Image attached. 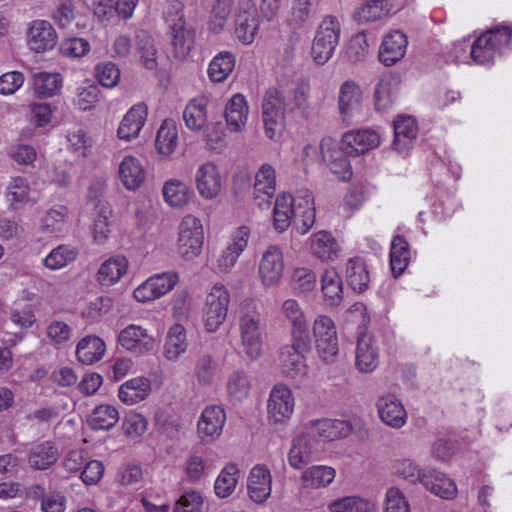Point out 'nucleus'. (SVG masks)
Wrapping results in <instances>:
<instances>
[{
	"label": "nucleus",
	"instance_id": "obj_1",
	"mask_svg": "<svg viewBox=\"0 0 512 512\" xmlns=\"http://www.w3.org/2000/svg\"><path fill=\"white\" fill-rule=\"evenodd\" d=\"M310 85L298 82L293 90V97H287L285 91L269 88L262 103V118L266 136L271 140L280 137L285 122V113L298 109L305 114L309 109Z\"/></svg>",
	"mask_w": 512,
	"mask_h": 512
},
{
	"label": "nucleus",
	"instance_id": "obj_2",
	"mask_svg": "<svg viewBox=\"0 0 512 512\" xmlns=\"http://www.w3.org/2000/svg\"><path fill=\"white\" fill-rule=\"evenodd\" d=\"M265 331V317L259 305L253 300H245L239 312V332L244 353L255 360L262 354Z\"/></svg>",
	"mask_w": 512,
	"mask_h": 512
},
{
	"label": "nucleus",
	"instance_id": "obj_3",
	"mask_svg": "<svg viewBox=\"0 0 512 512\" xmlns=\"http://www.w3.org/2000/svg\"><path fill=\"white\" fill-rule=\"evenodd\" d=\"M340 35L341 25L337 17L325 16L316 30L311 48V55L317 64L323 65L333 57Z\"/></svg>",
	"mask_w": 512,
	"mask_h": 512
},
{
	"label": "nucleus",
	"instance_id": "obj_4",
	"mask_svg": "<svg viewBox=\"0 0 512 512\" xmlns=\"http://www.w3.org/2000/svg\"><path fill=\"white\" fill-rule=\"evenodd\" d=\"M309 350V338H292L291 345L282 347L280 351L282 372L291 379L301 381L307 374L304 354Z\"/></svg>",
	"mask_w": 512,
	"mask_h": 512
},
{
	"label": "nucleus",
	"instance_id": "obj_5",
	"mask_svg": "<svg viewBox=\"0 0 512 512\" xmlns=\"http://www.w3.org/2000/svg\"><path fill=\"white\" fill-rule=\"evenodd\" d=\"M313 337L318 356L325 363H333L339 352L338 336L334 322L320 315L313 323Z\"/></svg>",
	"mask_w": 512,
	"mask_h": 512
},
{
	"label": "nucleus",
	"instance_id": "obj_6",
	"mask_svg": "<svg viewBox=\"0 0 512 512\" xmlns=\"http://www.w3.org/2000/svg\"><path fill=\"white\" fill-rule=\"evenodd\" d=\"M230 294L223 284L216 283L206 296L203 311L204 325L208 332H215L227 317Z\"/></svg>",
	"mask_w": 512,
	"mask_h": 512
},
{
	"label": "nucleus",
	"instance_id": "obj_7",
	"mask_svg": "<svg viewBox=\"0 0 512 512\" xmlns=\"http://www.w3.org/2000/svg\"><path fill=\"white\" fill-rule=\"evenodd\" d=\"M505 47L497 26L483 32L470 46L469 58L476 64H493L496 56L502 55Z\"/></svg>",
	"mask_w": 512,
	"mask_h": 512
},
{
	"label": "nucleus",
	"instance_id": "obj_8",
	"mask_svg": "<svg viewBox=\"0 0 512 512\" xmlns=\"http://www.w3.org/2000/svg\"><path fill=\"white\" fill-rule=\"evenodd\" d=\"M250 238L249 226H238L230 236L229 241L216 259L214 270L217 273L227 274L235 266L239 256L246 249Z\"/></svg>",
	"mask_w": 512,
	"mask_h": 512
},
{
	"label": "nucleus",
	"instance_id": "obj_9",
	"mask_svg": "<svg viewBox=\"0 0 512 512\" xmlns=\"http://www.w3.org/2000/svg\"><path fill=\"white\" fill-rule=\"evenodd\" d=\"M338 108L342 121L350 125L362 113V90L354 81H345L339 89Z\"/></svg>",
	"mask_w": 512,
	"mask_h": 512
},
{
	"label": "nucleus",
	"instance_id": "obj_10",
	"mask_svg": "<svg viewBox=\"0 0 512 512\" xmlns=\"http://www.w3.org/2000/svg\"><path fill=\"white\" fill-rule=\"evenodd\" d=\"M118 343L125 350L140 356L154 349L155 339L147 329L140 325L130 324L120 331Z\"/></svg>",
	"mask_w": 512,
	"mask_h": 512
},
{
	"label": "nucleus",
	"instance_id": "obj_11",
	"mask_svg": "<svg viewBox=\"0 0 512 512\" xmlns=\"http://www.w3.org/2000/svg\"><path fill=\"white\" fill-rule=\"evenodd\" d=\"M260 21L255 10L253 0H247L239 4L236 15L235 33L243 44H251L259 32Z\"/></svg>",
	"mask_w": 512,
	"mask_h": 512
},
{
	"label": "nucleus",
	"instance_id": "obj_12",
	"mask_svg": "<svg viewBox=\"0 0 512 512\" xmlns=\"http://www.w3.org/2000/svg\"><path fill=\"white\" fill-rule=\"evenodd\" d=\"M294 397L291 390L277 384L270 392L268 401V417L274 423H284L290 419L294 411Z\"/></svg>",
	"mask_w": 512,
	"mask_h": 512
},
{
	"label": "nucleus",
	"instance_id": "obj_13",
	"mask_svg": "<svg viewBox=\"0 0 512 512\" xmlns=\"http://www.w3.org/2000/svg\"><path fill=\"white\" fill-rule=\"evenodd\" d=\"M26 41L35 52H46L57 43V33L49 21L36 19L28 24Z\"/></svg>",
	"mask_w": 512,
	"mask_h": 512
},
{
	"label": "nucleus",
	"instance_id": "obj_14",
	"mask_svg": "<svg viewBox=\"0 0 512 512\" xmlns=\"http://www.w3.org/2000/svg\"><path fill=\"white\" fill-rule=\"evenodd\" d=\"M284 261L282 251L276 245H270L263 253L259 263V276L264 286L272 287L282 278Z\"/></svg>",
	"mask_w": 512,
	"mask_h": 512
},
{
	"label": "nucleus",
	"instance_id": "obj_15",
	"mask_svg": "<svg viewBox=\"0 0 512 512\" xmlns=\"http://www.w3.org/2000/svg\"><path fill=\"white\" fill-rule=\"evenodd\" d=\"M376 407L379 418L385 425L400 429L407 423V412L402 402L395 395L380 396L376 401Z\"/></svg>",
	"mask_w": 512,
	"mask_h": 512
},
{
	"label": "nucleus",
	"instance_id": "obj_16",
	"mask_svg": "<svg viewBox=\"0 0 512 512\" xmlns=\"http://www.w3.org/2000/svg\"><path fill=\"white\" fill-rule=\"evenodd\" d=\"M380 143L378 133L371 129H356L346 132L341 146L349 156H358L376 148Z\"/></svg>",
	"mask_w": 512,
	"mask_h": 512
},
{
	"label": "nucleus",
	"instance_id": "obj_17",
	"mask_svg": "<svg viewBox=\"0 0 512 512\" xmlns=\"http://www.w3.org/2000/svg\"><path fill=\"white\" fill-rule=\"evenodd\" d=\"M408 38L400 30L387 33L379 48V61L385 66H392L400 61L406 54Z\"/></svg>",
	"mask_w": 512,
	"mask_h": 512
},
{
	"label": "nucleus",
	"instance_id": "obj_18",
	"mask_svg": "<svg viewBox=\"0 0 512 512\" xmlns=\"http://www.w3.org/2000/svg\"><path fill=\"white\" fill-rule=\"evenodd\" d=\"M276 192V172L270 164H263L255 174L254 200L259 207H269Z\"/></svg>",
	"mask_w": 512,
	"mask_h": 512
},
{
	"label": "nucleus",
	"instance_id": "obj_19",
	"mask_svg": "<svg viewBox=\"0 0 512 512\" xmlns=\"http://www.w3.org/2000/svg\"><path fill=\"white\" fill-rule=\"evenodd\" d=\"M196 188L204 199H214L222 188V178L216 164L206 162L202 164L195 174Z\"/></svg>",
	"mask_w": 512,
	"mask_h": 512
},
{
	"label": "nucleus",
	"instance_id": "obj_20",
	"mask_svg": "<svg viewBox=\"0 0 512 512\" xmlns=\"http://www.w3.org/2000/svg\"><path fill=\"white\" fill-rule=\"evenodd\" d=\"M272 476L265 465H255L248 476L247 490L249 497L255 503H264L272 491Z\"/></svg>",
	"mask_w": 512,
	"mask_h": 512
},
{
	"label": "nucleus",
	"instance_id": "obj_21",
	"mask_svg": "<svg viewBox=\"0 0 512 512\" xmlns=\"http://www.w3.org/2000/svg\"><path fill=\"white\" fill-rule=\"evenodd\" d=\"M310 252L322 262H333L338 259L341 246L331 232L318 231L309 238Z\"/></svg>",
	"mask_w": 512,
	"mask_h": 512
},
{
	"label": "nucleus",
	"instance_id": "obj_22",
	"mask_svg": "<svg viewBox=\"0 0 512 512\" xmlns=\"http://www.w3.org/2000/svg\"><path fill=\"white\" fill-rule=\"evenodd\" d=\"M355 365L362 373H371L378 367L379 347L372 336L362 334L358 337Z\"/></svg>",
	"mask_w": 512,
	"mask_h": 512
},
{
	"label": "nucleus",
	"instance_id": "obj_23",
	"mask_svg": "<svg viewBox=\"0 0 512 512\" xmlns=\"http://www.w3.org/2000/svg\"><path fill=\"white\" fill-rule=\"evenodd\" d=\"M226 421L224 409L219 405H209L204 408L198 420L197 428L201 438L211 440L218 438Z\"/></svg>",
	"mask_w": 512,
	"mask_h": 512
},
{
	"label": "nucleus",
	"instance_id": "obj_24",
	"mask_svg": "<svg viewBox=\"0 0 512 512\" xmlns=\"http://www.w3.org/2000/svg\"><path fill=\"white\" fill-rule=\"evenodd\" d=\"M148 116L146 104L138 103L133 105L124 115L117 130L121 140L130 141L137 138L142 130Z\"/></svg>",
	"mask_w": 512,
	"mask_h": 512
},
{
	"label": "nucleus",
	"instance_id": "obj_25",
	"mask_svg": "<svg viewBox=\"0 0 512 512\" xmlns=\"http://www.w3.org/2000/svg\"><path fill=\"white\" fill-rule=\"evenodd\" d=\"M203 243V226H185L179 232L177 251L183 259L193 260L200 255Z\"/></svg>",
	"mask_w": 512,
	"mask_h": 512
},
{
	"label": "nucleus",
	"instance_id": "obj_26",
	"mask_svg": "<svg viewBox=\"0 0 512 512\" xmlns=\"http://www.w3.org/2000/svg\"><path fill=\"white\" fill-rule=\"evenodd\" d=\"M421 484L442 499L451 500L457 495L454 481L436 469H423Z\"/></svg>",
	"mask_w": 512,
	"mask_h": 512
},
{
	"label": "nucleus",
	"instance_id": "obj_27",
	"mask_svg": "<svg viewBox=\"0 0 512 512\" xmlns=\"http://www.w3.org/2000/svg\"><path fill=\"white\" fill-rule=\"evenodd\" d=\"M311 424L312 438L317 436L322 441H334L345 438L352 432V425L345 420L322 419L313 420Z\"/></svg>",
	"mask_w": 512,
	"mask_h": 512
},
{
	"label": "nucleus",
	"instance_id": "obj_28",
	"mask_svg": "<svg viewBox=\"0 0 512 512\" xmlns=\"http://www.w3.org/2000/svg\"><path fill=\"white\" fill-rule=\"evenodd\" d=\"M345 278L348 286L357 293L369 288L370 274L366 261L359 256L349 258L345 263Z\"/></svg>",
	"mask_w": 512,
	"mask_h": 512
},
{
	"label": "nucleus",
	"instance_id": "obj_29",
	"mask_svg": "<svg viewBox=\"0 0 512 512\" xmlns=\"http://www.w3.org/2000/svg\"><path fill=\"white\" fill-rule=\"evenodd\" d=\"M172 46L176 58H185L195 44V30L186 26L185 19L178 18V22L170 25Z\"/></svg>",
	"mask_w": 512,
	"mask_h": 512
},
{
	"label": "nucleus",
	"instance_id": "obj_30",
	"mask_svg": "<svg viewBox=\"0 0 512 512\" xmlns=\"http://www.w3.org/2000/svg\"><path fill=\"white\" fill-rule=\"evenodd\" d=\"M394 141L393 147L402 153L416 140L418 127L415 118L411 116H399L393 123Z\"/></svg>",
	"mask_w": 512,
	"mask_h": 512
},
{
	"label": "nucleus",
	"instance_id": "obj_31",
	"mask_svg": "<svg viewBox=\"0 0 512 512\" xmlns=\"http://www.w3.org/2000/svg\"><path fill=\"white\" fill-rule=\"evenodd\" d=\"M249 107L242 94H235L227 102L225 119L227 127L232 132H239L247 123Z\"/></svg>",
	"mask_w": 512,
	"mask_h": 512
},
{
	"label": "nucleus",
	"instance_id": "obj_32",
	"mask_svg": "<svg viewBox=\"0 0 512 512\" xmlns=\"http://www.w3.org/2000/svg\"><path fill=\"white\" fill-rule=\"evenodd\" d=\"M119 176L128 190H136L143 184L146 173L140 160L134 156H126L119 165Z\"/></svg>",
	"mask_w": 512,
	"mask_h": 512
},
{
	"label": "nucleus",
	"instance_id": "obj_33",
	"mask_svg": "<svg viewBox=\"0 0 512 512\" xmlns=\"http://www.w3.org/2000/svg\"><path fill=\"white\" fill-rule=\"evenodd\" d=\"M314 440L310 434H303L292 440L288 454L289 464L295 469H302L312 460Z\"/></svg>",
	"mask_w": 512,
	"mask_h": 512
},
{
	"label": "nucleus",
	"instance_id": "obj_34",
	"mask_svg": "<svg viewBox=\"0 0 512 512\" xmlns=\"http://www.w3.org/2000/svg\"><path fill=\"white\" fill-rule=\"evenodd\" d=\"M128 268V261L123 256H115L104 261L97 272V281L102 286H111L117 283Z\"/></svg>",
	"mask_w": 512,
	"mask_h": 512
},
{
	"label": "nucleus",
	"instance_id": "obj_35",
	"mask_svg": "<svg viewBox=\"0 0 512 512\" xmlns=\"http://www.w3.org/2000/svg\"><path fill=\"white\" fill-rule=\"evenodd\" d=\"M208 99L199 96L191 99L183 112V119L188 129L192 131L201 130L207 123Z\"/></svg>",
	"mask_w": 512,
	"mask_h": 512
},
{
	"label": "nucleus",
	"instance_id": "obj_36",
	"mask_svg": "<svg viewBox=\"0 0 512 512\" xmlns=\"http://www.w3.org/2000/svg\"><path fill=\"white\" fill-rule=\"evenodd\" d=\"M178 146V129L174 121L165 119L158 129L155 148L158 154L169 157Z\"/></svg>",
	"mask_w": 512,
	"mask_h": 512
},
{
	"label": "nucleus",
	"instance_id": "obj_37",
	"mask_svg": "<svg viewBox=\"0 0 512 512\" xmlns=\"http://www.w3.org/2000/svg\"><path fill=\"white\" fill-rule=\"evenodd\" d=\"M282 313L284 317L291 323L292 338H308L306 317L296 300H285L282 304Z\"/></svg>",
	"mask_w": 512,
	"mask_h": 512
},
{
	"label": "nucleus",
	"instance_id": "obj_38",
	"mask_svg": "<svg viewBox=\"0 0 512 512\" xmlns=\"http://www.w3.org/2000/svg\"><path fill=\"white\" fill-rule=\"evenodd\" d=\"M58 459V449L51 441L33 446L29 452L28 463L36 470H46Z\"/></svg>",
	"mask_w": 512,
	"mask_h": 512
},
{
	"label": "nucleus",
	"instance_id": "obj_39",
	"mask_svg": "<svg viewBox=\"0 0 512 512\" xmlns=\"http://www.w3.org/2000/svg\"><path fill=\"white\" fill-rule=\"evenodd\" d=\"M150 391V381L144 377L130 379L119 388V399L127 404L134 405L144 400Z\"/></svg>",
	"mask_w": 512,
	"mask_h": 512
},
{
	"label": "nucleus",
	"instance_id": "obj_40",
	"mask_svg": "<svg viewBox=\"0 0 512 512\" xmlns=\"http://www.w3.org/2000/svg\"><path fill=\"white\" fill-rule=\"evenodd\" d=\"M105 343L97 336L83 338L76 347L78 360L85 365H92L102 359Z\"/></svg>",
	"mask_w": 512,
	"mask_h": 512
},
{
	"label": "nucleus",
	"instance_id": "obj_41",
	"mask_svg": "<svg viewBox=\"0 0 512 512\" xmlns=\"http://www.w3.org/2000/svg\"><path fill=\"white\" fill-rule=\"evenodd\" d=\"M235 55L229 51H221L213 57L208 67V75L212 82L220 83L228 78L235 68Z\"/></svg>",
	"mask_w": 512,
	"mask_h": 512
},
{
	"label": "nucleus",
	"instance_id": "obj_42",
	"mask_svg": "<svg viewBox=\"0 0 512 512\" xmlns=\"http://www.w3.org/2000/svg\"><path fill=\"white\" fill-rule=\"evenodd\" d=\"M187 346L185 328L176 324L168 331L164 345V357L169 361H176L187 350Z\"/></svg>",
	"mask_w": 512,
	"mask_h": 512
},
{
	"label": "nucleus",
	"instance_id": "obj_43",
	"mask_svg": "<svg viewBox=\"0 0 512 512\" xmlns=\"http://www.w3.org/2000/svg\"><path fill=\"white\" fill-rule=\"evenodd\" d=\"M410 260L408 242L400 235L393 238L390 248V267L394 277H399Z\"/></svg>",
	"mask_w": 512,
	"mask_h": 512
},
{
	"label": "nucleus",
	"instance_id": "obj_44",
	"mask_svg": "<svg viewBox=\"0 0 512 512\" xmlns=\"http://www.w3.org/2000/svg\"><path fill=\"white\" fill-rule=\"evenodd\" d=\"M321 289L325 299L331 305H336L340 302L343 294V284L335 268L331 267L324 270L321 276Z\"/></svg>",
	"mask_w": 512,
	"mask_h": 512
},
{
	"label": "nucleus",
	"instance_id": "obj_45",
	"mask_svg": "<svg viewBox=\"0 0 512 512\" xmlns=\"http://www.w3.org/2000/svg\"><path fill=\"white\" fill-rule=\"evenodd\" d=\"M119 420V413L112 405H99L92 411L88 424L93 430H109Z\"/></svg>",
	"mask_w": 512,
	"mask_h": 512
},
{
	"label": "nucleus",
	"instance_id": "obj_46",
	"mask_svg": "<svg viewBox=\"0 0 512 512\" xmlns=\"http://www.w3.org/2000/svg\"><path fill=\"white\" fill-rule=\"evenodd\" d=\"M62 86L59 73L40 72L33 77V89L40 98L54 96Z\"/></svg>",
	"mask_w": 512,
	"mask_h": 512
},
{
	"label": "nucleus",
	"instance_id": "obj_47",
	"mask_svg": "<svg viewBox=\"0 0 512 512\" xmlns=\"http://www.w3.org/2000/svg\"><path fill=\"white\" fill-rule=\"evenodd\" d=\"M136 50L143 66L146 69L153 70L157 67L154 40L147 31L140 30L137 32Z\"/></svg>",
	"mask_w": 512,
	"mask_h": 512
},
{
	"label": "nucleus",
	"instance_id": "obj_48",
	"mask_svg": "<svg viewBox=\"0 0 512 512\" xmlns=\"http://www.w3.org/2000/svg\"><path fill=\"white\" fill-rule=\"evenodd\" d=\"M292 219L298 224H315L316 211L311 192L304 191L303 195L296 198Z\"/></svg>",
	"mask_w": 512,
	"mask_h": 512
},
{
	"label": "nucleus",
	"instance_id": "obj_49",
	"mask_svg": "<svg viewBox=\"0 0 512 512\" xmlns=\"http://www.w3.org/2000/svg\"><path fill=\"white\" fill-rule=\"evenodd\" d=\"M164 200L172 207H182L189 199L190 189L178 179L166 181L162 189Z\"/></svg>",
	"mask_w": 512,
	"mask_h": 512
},
{
	"label": "nucleus",
	"instance_id": "obj_50",
	"mask_svg": "<svg viewBox=\"0 0 512 512\" xmlns=\"http://www.w3.org/2000/svg\"><path fill=\"white\" fill-rule=\"evenodd\" d=\"M348 155L341 146L340 149H333L327 159L329 170L341 181H349L353 176Z\"/></svg>",
	"mask_w": 512,
	"mask_h": 512
},
{
	"label": "nucleus",
	"instance_id": "obj_51",
	"mask_svg": "<svg viewBox=\"0 0 512 512\" xmlns=\"http://www.w3.org/2000/svg\"><path fill=\"white\" fill-rule=\"evenodd\" d=\"M335 477V470L325 465H315L306 469L302 481L306 487L319 488L329 485Z\"/></svg>",
	"mask_w": 512,
	"mask_h": 512
},
{
	"label": "nucleus",
	"instance_id": "obj_52",
	"mask_svg": "<svg viewBox=\"0 0 512 512\" xmlns=\"http://www.w3.org/2000/svg\"><path fill=\"white\" fill-rule=\"evenodd\" d=\"M31 189L26 178L12 177L6 188V199L13 208L30 201Z\"/></svg>",
	"mask_w": 512,
	"mask_h": 512
},
{
	"label": "nucleus",
	"instance_id": "obj_53",
	"mask_svg": "<svg viewBox=\"0 0 512 512\" xmlns=\"http://www.w3.org/2000/svg\"><path fill=\"white\" fill-rule=\"evenodd\" d=\"M239 469L235 464L226 465L218 475L214 490L215 494L220 498H226L230 496L238 483Z\"/></svg>",
	"mask_w": 512,
	"mask_h": 512
},
{
	"label": "nucleus",
	"instance_id": "obj_54",
	"mask_svg": "<svg viewBox=\"0 0 512 512\" xmlns=\"http://www.w3.org/2000/svg\"><path fill=\"white\" fill-rule=\"evenodd\" d=\"M389 6L388 0H369L357 9L354 17L359 23L374 22L389 12Z\"/></svg>",
	"mask_w": 512,
	"mask_h": 512
},
{
	"label": "nucleus",
	"instance_id": "obj_55",
	"mask_svg": "<svg viewBox=\"0 0 512 512\" xmlns=\"http://www.w3.org/2000/svg\"><path fill=\"white\" fill-rule=\"evenodd\" d=\"M233 5L234 0H215L209 21V29L212 32L218 33L223 30L232 12Z\"/></svg>",
	"mask_w": 512,
	"mask_h": 512
},
{
	"label": "nucleus",
	"instance_id": "obj_56",
	"mask_svg": "<svg viewBox=\"0 0 512 512\" xmlns=\"http://www.w3.org/2000/svg\"><path fill=\"white\" fill-rule=\"evenodd\" d=\"M76 251L66 245L54 248L44 259V265L50 270H58L76 259Z\"/></svg>",
	"mask_w": 512,
	"mask_h": 512
},
{
	"label": "nucleus",
	"instance_id": "obj_57",
	"mask_svg": "<svg viewBox=\"0 0 512 512\" xmlns=\"http://www.w3.org/2000/svg\"><path fill=\"white\" fill-rule=\"evenodd\" d=\"M251 388L248 376L242 371L233 372L227 382V390L233 401H241L246 398Z\"/></svg>",
	"mask_w": 512,
	"mask_h": 512
},
{
	"label": "nucleus",
	"instance_id": "obj_58",
	"mask_svg": "<svg viewBox=\"0 0 512 512\" xmlns=\"http://www.w3.org/2000/svg\"><path fill=\"white\" fill-rule=\"evenodd\" d=\"M296 199L290 193L279 194L274 204V224H291Z\"/></svg>",
	"mask_w": 512,
	"mask_h": 512
},
{
	"label": "nucleus",
	"instance_id": "obj_59",
	"mask_svg": "<svg viewBox=\"0 0 512 512\" xmlns=\"http://www.w3.org/2000/svg\"><path fill=\"white\" fill-rule=\"evenodd\" d=\"M372 505L362 498L350 496L329 504L331 512H369Z\"/></svg>",
	"mask_w": 512,
	"mask_h": 512
},
{
	"label": "nucleus",
	"instance_id": "obj_60",
	"mask_svg": "<svg viewBox=\"0 0 512 512\" xmlns=\"http://www.w3.org/2000/svg\"><path fill=\"white\" fill-rule=\"evenodd\" d=\"M95 78L103 87L113 88L120 80V70L113 62H102L95 67Z\"/></svg>",
	"mask_w": 512,
	"mask_h": 512
},
{
	"label": "nucleus",
	"instance_id": "obj_61",
	"mask_svg": "<svg viewBox=\"0 0 512 512\" xmlns=\"http://www.w3.org/2000/svg\"><path fill=\"white\" fill-rule=\"evenodd\" d=\"M100 90L98 86L89 84L77 88L74 104L82 111H88L95 107L99 101Z\"/></svg>",
	"mask_w": 512,
	"mask_h": 512
},
{
	"label": "nucleus",
	"instance_id": "obj_62",
	"mask_svg": "<svg viewBox=\"0 0 512 512\" xmlns=\"http://www.w3.org/2000/svg\"><path fill=\"white\" fill-rule=\"evenodd\" d=\"M317 277L314 271L308 268H297L293 272L292 284L299 293L310 292L316 287Z\"/></svg>",
	"mask_w": 512,
	"mask_h": 512
},
{
	"label": "nucleus",
	"instance_id": "obj_63",
	"mask_svg": "<svg viewBox=\"0 0 512 512\" xmlns=\"http://www.w3.org/2000/svg\"><path fill=\"white\" fill-rule=\"evenodd\" d=\"M384 512H410V505L398 488L391 487L387 490Z\"/></svg>",
	"mask_w": 512,
	"mask_h": 512
},
{
	"label": "nucleus",
	"instance_id": "obj_64",
	"mask_svg": "<svg viewBox=\"0 0 512 512\" xmlns=\"http://www.w3.org/2000/svg\"><path fill=\"white\" fill-rule=\"evenodd\" d=\"M203 499L196 491H188L176 502L173 512H202Z\"/></svg>",
	"mask_w": 512,
	"mask_h": 512
}]
</instances>
